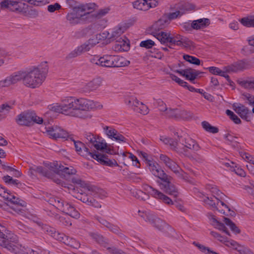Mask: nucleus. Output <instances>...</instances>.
<instances>
[{
  "mask_svg": "<svg viewBox=\"0 0 254 254\" xmlns=\"http://www.w3.org/2000/svg\"><path fill=\"white\" fill-rule=\"evenodd\" d=\"M103 105L99 102L85 99H75L68 97L63 99L60 105L56 104L51 105L49 109L51 111L61 113L65 115L81 119L91 118V116L88 111L101 109Z\"/></svg>",
  "mask_w": 254,
  "mask_h": 254,
  "instance_id": "f257e3e1",
  "label": "nucleus"
},
{
  "mask_svg": "<svg viewBox=\"0 0 254 254\" xmlns=\"http://www.w3.org/2000/svg\"><path fill=\"white\" fill-rule=\"evenodd\" d=\"M47 62L41 63L38 66L29 70H20L0 80V89L9 87L22 80L23 84L27 87L36 88L41 86L46 78L48 71Z\"/></svg>",
  "mask_w": 254,
  "mask_h": 254,
  "instance_id": "f03ea898",
  "label": "nucleus"
},
{
  "mask_svg": "<svg viewBox=\"0 0 254 254\" xmlns=\"http://www.w3.org/2000/svg\"><path fill=\"white\" fill-rule=\"evenodd\" d=\"M5 228L0 224V246L15 254H25V248L13 234H4Z\"/></svg>",
  "mask_w": 254,
  "mask_h": 254,
  "instance_id": "7ed1b4c3",
  "label": "nucleus"
},
{
  "mask_svg": "<svg viewBox=\"0 0 254 254\" xmlns=\"http://www.w3.org/2000/svg\"><path fill=\"white\" fill-rule=\"evenodd\" d=\"M27 1L32 4L38 5V3L42 2L43 0H27ZM1 7L7 8L9 10L17 12L20 14L26 13L28 11V14L30 15H37L36 11L28 8L27 4L11 0H4L0 3Z\"/></svg>",
  "mask_w": 254,
  "mask_h": 254,
  "instance_id": "20e7f679",
  "label": "nucleus"
},
{
  "mask_svg": "<svg viewBox=\"0 0 254 254\" xmlns=\"http://www.w3.org/2000/svg\"><path fill=\"white\" fill-rule=\"evenodd\" d=\"M48 202L62 212L71 217L76 219L79 218L80 214L75 210L74 207L70 203L64 201L62 198L57 196H52L49 198Z\"/></svg>",
  "mask_w": 254,
  "mask_h": 254,
  "instance_id": "39448f33",
  "label": "nucleus"
},
{
  "mask_svg": "<svg viewBox=\"0 0 254 254\" xmlns=\"http://www.w3.org/2000/svg\"><path fill=\"white\" fill-rule=\"evenodd\" d=\"M178 147L184 151L183 152H177L190 158H193L192 155L189 151V149L194 151L200 150V147L197 142L189 136H181L179 138Z\"/></svg>",
  "mask_w": 254,
  "mask_h": 254,
  "instance_id": "423d86ee",
  "label": "nucleus"
},
{
  "mask_svg": "<svg viewBox=\"0 0 254 254\" xmlns=\"http://www.w3.org/2000/svg\"><path fill=\"white\" fill-rule=\"evenodd\" d=\"M160 159L163 162L167 168L175 174L178 178L186 181H189L188 175L181 168L175 161L164 154L160 155Z\"/></svg>",
  "mask_w": 254,
  "mask_h": 254,
  "instance_id": "0eeeda50",
  "label": "nucleus"
},
{
  "mask_svg": "<svg viewBox=\"0 0 254 254\" xmlns=\"http://www.w3.org/2000/svg\"><path fill=\"white\" fill-rule=\"evenodd\" d=\"M154 36L162 44L169 43L168 47L171 49L173 48V46H179L180 45L179 42H181L184 37L179 34L171 36L170 34L164 32H161L160 33H155Z\"/></svg>",
  "mask_w": 254,
  "mask_h": 254,
  "instance_id": "6e6552de",
  "label": "nucleus"
},
{
  "mask_svg": "<svg viewBox=\"0 0 254 254\" xmlns=\"http://www.w3.org/2000/svg\"><path fill=\"white\" fill-rule=\"evenodd\" d=\"M143 189L144 190L146 191L149 195L160 200L162 202L169 205L173 204V202L170 197L151 186L147 184H144L143 185Z\"/></svg>",
  "mask_w": 254,
  "mask_h": 254,
  "instance_id": "1a4fd4ad",
  "label": "nucleus"
},
{
  "mask_svg": "<svg viewBox=\"0 0 254 254\" xmlns=\"http://www.w3.org/2000/svg\"><path fill=\"white\" fill-rule=\"evenodd\" d=\"M85 137L88 142L92 146H93L98 150H106V152L110 153L111 150L107 149V144L104 142L102 138L99 136H96L91 132H87L85 134Z\"/></svg>",
  "mask_w": 254,
  "mask_h": 254,
  "instance_id": "9d476101",
  "label": "nucleus"
},
{
  "mask_svg": "<svg viewBox=\"0 0 254 254\" xmlns=\"http://www.w3.org/2000/svg\"><path fill=\"white\" fill-rule=\"evenodd\" d=\"M171 177L167 174L163 177L160 180L161 182L158 181V183L160 188L166 193L177 197L178 195V192L177 188L170 182Z\"/></svg>",
  "mask_w": 254,
  "mask_h": 254,
  "instance_id": "9b49d317",
  "label": "nucleus"
},
{
  "mask_svg": "<svg viewBox=\"0 0 254 254\" xmlns=\"http://www.w3.org/2000/svg\"><path fill=\"white\" fill-rule=\"evenodd\" d=\"M45 129L50 137L55 139L62 138L67 140L70 136L66 130L57 126L45 127Z\"/></svg>",
  "mask_w": 254,
  "mask_h": 254,
  "instance_id": "f8f14e48",
  "label": "nucleus"
},
{
  "mask_svg": "<svg viewBox=\"0 0 254 254\" xmlns=\"http://www.w3.org/2000/svg\"><path fill=\"white\" fill-rule=\"evenodd\" d=\"M48 234L56 240L60 241L67 245L72 246V242L74 241L72 238L65 236L63 233H59L56 231L55 229L48 226L44 228Z\"/></svg>",
  "mask_w": 254,
  "mask_h": 254,
  "instance_id": "ddd939ff",
  "label": "nucleus"
},
{
  "mask_svg": "<svg viewBox=\"0 0 254 254\" xmlns=\"http://www.w3.org/2000/svg\"><path fill=\"white\" fill-rule=\"evenodd\" d=\"M68 139L74 142L75 150L79 155L87 158L90 157L93 158V157H94V155L96 154V151L95 153L90 151L83 143L80 141H76L72 135H70Z\"/></svg>",
  "mask_w": 254,
  "mask_h": 254,
  "instance_id": "4468645a",
  "label": "nucleus"
},
{
  "mask_svg": "<svg viewBox=\"0 0 254 254\" xmlns=\"http://www.w3.org/2000/svg\"><path fill=\"white\" fill-rule=\"evenodd\" d=\"M50 168L51 169V171H52V172H56L59 175L63 176L64 178L71 175H74L77 172L76 170L72 166L67 167L60 166L58 168V165H56L55 163H50Z\"/></svg>",
  "mask_w": 254,
  "mask_h": 254,
  "instance_id": "2eb2a0df",
  "label": "nucleus"
},
{
  "mask_svg": "<svg viewBox=\"0 0 254 254\" xmlns=\"http://www.w3.org/2000/svg\"><path fill=\"white\" fill-rule=\"evenodd\" d=\"M136 21V19L132 18L129 20L127 23H125L123 25H119L115 28L111 34L110 42L119 38V37L127 30V28L132 26Z\"/></svg>",
  "mask_w": 254,
  "mask_h": 254,
  "instance_id": "dca6fc26",
  "label": "nucleus"
},
{
  "mask_svg": "<svg viewBox=\"0 0 254 254\" xmlns=\"http://www.w3.org/2000/svg\"><path fill=\"white\" fill-rule=\"evenodd\" d=\"M97 7V5L95 3L80 4L73 8V11L78 14L80 12L83 13L80 16H85L93 12Z\"/></svg>",
  "mask_w": 254,
  "mask_h": 254,
  "instance_id": "f3484780",
  "label": "nucleus"
},
{
  "mask_svg": "<svg viewBox=\"0 0 254 254\" xmlns=\"http://www.w3.org/2000/svg\"><path fill=\"white\" fill-rule=\"evenodd\" d=\"M166 112L165 117L168 118L175 119H187L190 116L188 112L177 108H169Z\"/></svg>",
  "mask_w": 254,
  "mask_h": 254,
  "instance_id": "a211bd4d",
  "label": "nucleus"
},
{
  "mask_svg": "<svg viewBox=\"0 0 254 254\" xmlns=\"http://www.w3.org/2000/svg\"><path fill=\"white\" fill-rule=\"evenodd\" d=\"M177 17H161L152 25V30L155 31H153L152 33V34L154 35L155 33H158L157 32L159 30L167 27L170 23L171 21Z\"/></svg>",
  "mask_w": 254,
  "mask_h": 254,
  "instance_id": "6ab92c4d",
  "label": "nucleus"
},
{
  "mask_svg": "<svg viewBox=\"0 0 254 254\" xmlns=\"http://www.w3.org/2000/svg\"><path fill=\"white\" fill-rule=\"evenodd\" d=\"M71 182L74 184L79 185L80 187L86 189L88 191L94 193V195H95V197L96 195L99 196V194L103 192V190L99 189L96 186L87 184L79 178H72Z\"/></svg>",
  "mask_w": 254,
  "mask_h": 254,
  "instance_id": "aec40b11",
  "label": "nucleus"
},
{
  "mask_svg": "<svg viewBox=\"0 0 254 254\" xmlns=\"http://www.w3.org/2000/svg\"><path fill=\"white\" fill-rule=\"evenodd\" d=\"M235 111L241 117V118L249 122L250 119L249 115L251 114V111L249 108L241 103H234L233 105Z\"/></svg>",
  "mask_w": 254,
  "mask_h": 254,
  "instance_id": "412c9836",
  "label": "nucleus"
},
{
  "mask_svg": "<svg viewBox=\"0 0 254 254\" xmlns=\"http://www.w3.org/2000/svg\"><path fill=\"white\" fill-rule=\"evenodd\" d=\"M134 8L140 10L145 11L150 7H154L158 4L157 0H153V2H148L147 0H137L133 3Z\"/></svg>",
  "mask_w": 254,
  "mask_h": 254,
  "instance_id": "4be33fe9",
  "label": "nucleus"
},
{
  "mask_svg": "<svg viewBox=\"0 0 254 254\" xmlns=\"http://www.w3.org/2000/svg\"><path fill=\"white\" fill-rule=\"evenodd\" d=\"M15 121L20 126H30L33 123V114L23 112L17 116Z\"/></svg>",
  "mask_w": 254,
  "mask_h": 254,
  "instance_id": "5701e85b",
  "label": "nucleus"
},
{
  "mask_svg": "<svg viewBox=\"0 0 254 254\" xmlns=\"http://www.w3.org/2000/svg\"><path fill=\"white\" fill-rule=\"evenodd\" d=\"M50 171L47 170L46 168H44L41 166H33L30 167L28 171V174L31 176H36L37 173L40 174L47 178H51L53 176V173L52 172L51 169Z\"/></svg>",
  "mask_w": 254,
  "mask_h": 254,
  "instance_id": "b1692460",
  "label": "nucleus"
},
{
  "mask_svg": "<svg viewBox=\"0 0 254 254\" xmlns=\"http://www.w3.org/2000/svg\"><path fill=\"white\" fill-rule=\"evenodd\" d=\"M147 163L152 174L160 180L166 175L157 163L150 160H148Z\"/></svg>",
  "mask_w": 254,
  "mask_h": 254,
  "instance_id": "393cba45",
  "label": "nucleus"
},
{
  "mask_svg": "<svg viewBox=\"0 0 254 254\" xmlns=\"http://www.w3.org/2000/svg\"><path fill=\"white\" fill-rule=\"evenodd\" d=\"M247 68L246 63L242 61L234 63L231 65L224 67L227 73L237 72L242 71Z\"/></svg>",
  "mask_w": 254,
  "mask_h": 254,
  "instance_id": "a878e982",
  "label": "nucleus"
},
{
  "mask_svg": "<svg viewBox=\"0 0 254 254\" xmlns=\"http://www.w3.org/2000/svg\"><path fill=\"white\" fill-rule=\"evenodd\" d=\"M94 156V157H93V159L96 160L104 165H108L109 166H118V164L115 160L109 159L108 157V156L106 154L96 153Z\"/></svg>",
  "mask_w": 254,
  "mask_h": 254,
  "instance_id": "bb28decb",
  "label": "nucleus"
},
{
  "mask_svg": "<svg viewBox=\"0 0 254 254\" xmlns=\"http://www.w3.org/2000/svg\"><path fill=\"white\" fill-rule=\"evenodd\" d=\"M10 204H8L10 208L18 214H23L25 213V202L23 200H19L18 198L13 200Z\"/></svg>",
  "mask_w": 254,
  "mask_h": 254,
  "instance_id": "cd10ccee",
  "label": "nucleus"
},
{
  "mask_svg": "<svg viewBox=\"0 0 254 254\" xmlns=\"http://www.w3.org/2000/svg\"><path fill=\"white\" fill-rule=\"evenodd\" d=\"M203 201L207 205H209L213 210H218L219 203V198L215 195L213 196H204L203 197Z\"/></svg>",
  "mask_w": 254,
  "mask_h": 254,
  "instance_id": "c85d7f7f",
  "label": "nucleus"
},
{
  "mask_svg": "<svg viewBox=\"0 0 254 254\" xmlns=\"http://www.w3.org/2000/svg\"><path fill=\"white\" fill-rule=\"evenodd\" d=\"M112 67H122L128 65L129 62L122 57L112 55Z\"/></svg>",
  "mask_w": 254,
  "mask_h": 254,
  "instance_id": "c756f323",
  "label": "nucleus"
},
{
  "mask_svg": "<svg viewBox=\"0 0 254 254\" xmlns=\"http://www.w3.org/2000/svg\"><path fill=\"white\" fill-rule=\"evenodd\" d=\"M129 49V43L122 38L117 40V43L115 45V51H127Z\"/></svg>",
  "mask_w": 254,
  "mask_h": 254,
  "instance_id": "7c9ffc66",
  "label": "nucleus"
},
{
  "mask_svg": "<svg viewBox=\"0 0 254 254\" xmlns=\"http://www.w3.org/2000/svg\"><path fill=\"white\" fill-rule=\"evenodd\" d=\"M89 235L96 242L104 246L105 248L108 246V240L103 237V236L100 234L95 232H90Z\"/></svg>",
  "mask_w": 254,
  "mask_h": 254,
  "instance_id": "2f4dec72",
  "label": "nucleus"
},
{
  "mask_svg": "<svg viewBox=\"0 0 254 254\" xmlns=\"http://www.w3.org/2000/svg\"><path fill=\"white\" fill-rule=\"evenodd\" d=\"M210 24V20L208 18L199 19L193 20L191 23V27L194 29H198L205 27Z\"/></svg>",
  "mask_w": 254,
  "mask_h": 254,
  "instance_id": "473e14b6",
  "label": "nucleus"
},
{
  "mask_svg": "<svg viewBox=\"0 0 254 254\" xmlns=\"http://www.w3.org/2000/svg\"><path fill=\"white\" fill-rule=\"evenodd\" d=\"M99 42V40L98 38H97V35H96L95 37H93L92 38L89 39L84 43L81 45V46L84 51L86 52L89 51L92 48L94 47Z\"/></svg>",
  "mask_w": 254,
  "mask_h": 254,
  "instance_id": "72a5a7b5",
  "label": "nucleus"
},
{
  "mask_svg": "<svg viewBox=\"0 0 254 254\" xmlns=\"http://www.w3.org/2000/svg\"><path fill=\"white\" fill-rule=\"evenodd\" d=\"M102 82L103 79L98 77L88 82L86 86L89 90L91 91L95 90L102 85Z\"/></svg>",
  "mask_w": 254,
  "mask_h": 254,
  "instance_id": "f704fd0d",
  "label": "nucleus"
},
{
  "mask_svg": "<svg viewBox=\"0 0 254 254\" xmlns=\"http://www.w3.org/2000/svg\"><path fill=\"white\" fill-rule=\"evenodd\" d=\"M85 52L82 48L81 45L77 47L74 50L70 52L65 58V60L69 61L74 58H76Z\"/></svg>",
  "mask_w": 254,
  "mask_h": 254,
  "instance_id": "c9c22d12",
  "label": "nucleus"
},
{
  "mask_svg": "<svg viewBox=\"0 0 254 254\" xmlns=\"http://www.w3.org/2000/svg\"><path fill=\"white\" fill-rule=\"evenodd\" d=\"M191 9L189 4L182 5L179 9H177L175 12H170L167 16H181L186 13V11L190 10Z\"/></svg>",
  "mask_w": 254,
  "mask_h": 254,
  "instance_id": "e433bc0d",
  "label": "nucleus"
},
{
  "mask_svg": "<svg viewBox=\"0 0 254 254\" xmlns=\"http://www.w3.org/2000/svg\"><path fill=\"white\" fill-rule=\"evenodd\" d=\"M187 73L186 74V78L190 81H193L198 75L202 72L195 69L188 68H187Z\"/></svg>",
  "mask_w": 254,
  "mask_h": 254,
  "instance_id": "4c0bfd02",
  "label": "nucleus"
},
{
  "mask_svg": "<svg viewBox=\"0 0 254 254\" xmlns=\"http://www.w3.org/2000/svg\"><path fill=\"white\" fill-rule=\"evenodd\" d=\"M163 142L165 144H169L171 149L176 151L177 152H183L184 151L181 149L179 147H178V141H176L172 139L165 138Z\"/></svg>",
  "mask_w": 254,
  "mask_h": 254,
  "instance_id": "58836bf2",
  "label": "nucleus"
},
{
  "mask_svg": "<svg viewBox=\"0 0 254 254\" xmlns=\"http://www.w3.org/2000/svg\"><path fill=\"white\" fill-rule=\"evenodd\" d=\"M101 66L103 67H112L113 63L112 55H104L101 57Z\"/></svg>",
  "mask_w": 254,
  "mask_h": 254,
  "instance_id": "ea45409f",
  "label": "nucleus"
},
{
  "mask_svg": "<svg viewBox=\"0 0 254 254\" xmlns=\"http://www.w3.org/2000/svg\"><path fill=\"white\" fill-rule=\"evenodd\" d=\"M239 21L246 27H254V17H244Z\"/></svg>",
  "mask_w": 254,
  "mask_h": 254,
  "instance_id": "a19ab883",
  "label": "nucleus"
},
{
  "mask_svg": "<svg viewBox=\"0 0 254 254\" xmlns=\"http://www.w3.org/2000/svg\"><path fill=\"white\" fill-rule=\"evenodd\" d=\"M203 128L207 132L216 133L219 131L218 128L217 127L212 126L208 122L206 121H203L201 123Z\"/></svg>",
  "mask_w": 254,
  "mask_h": 254,
  "instance_id": "79ce46f5",
  "label": "nucleus"
},
{
  "mask_svg": "<svg viewBox=\"0 0 254 254\" xmlns=\"http://www.w3.org/2000/svg\"><path fill=\"white\" fill-rule=\"evenodd\" d=\"M127 104L135 111V110L140 104V102L134 97H130L126 100Z\"/></svg>",
  "mask_w": 254,
  "mask_h": 254,
  "instance_id": "37998d69",
  "label": "nucleus"
},
{
  "mask_svg": "<svg viewBox=\"0 0 254 254\" xmlns=\"http://www.w3.org/2000/svg\"><path fill=\"white\" fill-rule=\"evenodd\" d=\"M224 222L225 223L229 226L231 230L235 233L236 234H239L241 232L240 230L236 226L235 223H234L230 219L224 217Z\"/></svg>",
  "mask_w": 254,
  "mask_h": 254,
  "instance_id": "c03bdc74",
  "label": "nucleus"
},
{
  "mask_svg": "<svg viewBox=\"0 0 254 254\" xmlns=\"http://www.w3.org/2000/svg\"><path fill=\"white\" fill-rule=\"evenodd\" d=\"M104 191L103 190V192H102L101 193L99 194V195H96V197H100L102 198L101 195L103 193H104ZM91 195L93 196L94 197H95V195H94V193L91 192L90 191H89L88 194L87 195L81 194V196L80 197V199L84 203H87L88 204L89 203V200L90 198H92Z\"/></svg>",
  "mask_w": 254,
  "mask_h": 254,
  "instance_id": "a18cd8bd",
  "label": "nucleus"
},
{
  "mask_svg": "<svg viewBox=\"0 0 254 254\" xmlns=\"http://www.w3.org/2000/svg\"><path fill=\"white\" fill-rule=\"evenodd\" d=\"M110 138L112 140H115L119 143H125L126 142L127 140V139L117 130V132H114Z\"/></svg>",
  "mask_w": 254,
  "mask_h": 254,
  "instance_id": "49530a36",
  "label": "nucleus"
},
{
  "mask_svg": "<svg viewBox=\"0 0 254 254\" xmlns=\"http://www.w3.org/2000/svg\"><path fill=\"white\" fill-rule=\"evenodd\" d=\"M0 196H1L4 200L7 201L8 204H10L12 202H14L13 200L16 199L17 198L5 191H4L3 193H0Z\"/></svg>",
  "mask_w": 254,
  "mask_h": 254,
  "instance_id": "de8ad7c7",
  "label": "nucleus"
},
{
  "mask_svg": "<svg viewBox=\"0 0 254 254\" xmlns=\"http://www.w3.org/2000/svg\"><path fill=\"white\" fill-rule=\"evenodd\" d=\"M183 58L185 60L190 64L195 65H199L200 64V60L194 57L190 56L189 55H184L183 56Z\"/></svg>",
  "mask_w": 254,
  "mask_h": 254,
  "instance_id": "09e8293b",
  "label": "nucleus"
},
{
  "mask_svg": "<svg viewBox=\"0 0 254 254\" xmlns=\"http://www.w3.org/2000/svg\"><path fill=\"white\" fill-rule=\"evenodd\" d=\"M235 249L240 254H254V253L249 248L244 246H238Z\"/></svg>",
  "mask_w": 254,
  "mask_h": 254,
  "instance_id": "8fccbe9b",
  "label": "nucleus"
},
{
  "mask_svg": "<svg viewBox=\"0 0 254 254\" xmlns=\"http://www.w3.org/2000/svg\"><path fill=\"white\" fill-rule=\"evenodd\" d=\"M107 228L112 232L115 233L121 237L125 236L120 228L116 225L110 223L109 225H108Z\"/></svg>",
  "mask_w": 254,
  "mask_h": 254,
  "instance_id": "3c124183",
  "label": "nucleus"
},
{
  "mask_svg": "<svg viewBox=\"0 0 254 254\" xmlns=\"http://www.w3.org/2000/svg\"><path fill=\"white\" fill-rule=\"evenodd\" d=\"M219 203L222 206H224L225 208L227 209V211L226 212L223 209L219 210V209L217 211H218L221 213L227 216L230 215V216H233L235 215V212L233 211V210H231L230 209V208L226 204L224 203V202L219 200Z\"/></svg>",
  "mask_w": 254,
  "mask_h": 254,
  "instance_id": "603ef678",
  "label": "nucleus"
},
{
  "mask_svg": "<svg viewBox=\"0 0 254 254\" xmlns=\"http://www.w3.org/2000/svg\"><path fill=\"white\" fill-rule=\"evenodd\" d=\"M97 19L95 23V26L98 28H105L107 25V20L102 17H96Z\"/></svg>",
  "mask_w": 254,
  "mask_h": 254,
  "instance_id": "864d4df0",
  "label": "nucleus"
},
{
  "mask_svg": "<svg viewBox=\"0 0 254 254\" xmlns=\"http://www.w3.org/2000/svg\"><path fill=\"white\" fill-rule=\"evenodd\" d=\"M165 223L161 219L156 217V218L154 220V222L152 223V225L159 229L160 231H162L164 229Z\"/></svg>",
  "mask_w": 254,
  "mask_h": 254,
  "instance_id": "5fc2aeb1",
  "label": "nucleus"
},
{
  "mask_svg": "<svg viewBox=\"0 0 254 254\" xmlns=\"http://www.w3.org/2000/svg\"><path fill=\"white\" fill-rule=\"evenodd\" d=\"M60 224L64 226H70L72 225L69 217L67 216H61L58 217Z\"/></svg>",
  "mask_w": 254,
  "mask_h": 254,
  "instance_id": "6e6d98bb",
  "label": "nucleus"
},
{
  "mask_svg": "<svg viewBox=\"0 0 254 254\" xmlns=\"http://www.w3.org/2000/svg\"><path fill=\"white\" fill-rule=\"evenodd\" d=\"M226 113L236 124H240L241 123L240 119L231 110H227Z\"/></svg>",
  "mask_w": 254,
  "mask_h": 254,
  "instance_id": "4d7b16f0",
  "label": "nucleus"
},
{
  "mask_svg": "<svg viewBox=\"0 0 254 254\" xmlns=\"http://www.w3.org/2000/svg\"><path fill=\"white\" fill-rule=\"evenodd\" d=\"M82 17H66L67 21L72 26L79 24L82 22Z\"/></svg>",
  "mask_w": 254,
  "mask_h": 254,
  "instance_id": "13d9d810",
  "label": "nucleus"
},
{
  "mask_svg": "<svg viewBox=\"0 0 254 254\" xmlns=\"http://www.w3.org/2000/svg\"><path fill=\"white\" fill-rule=\"evenodd\" d=\"M135 111L141 114L146 115L148 113V109L145 105L140 102V104L136 108Z\"/></svg>",
  "mask_w": 254,
  "mask_h": 254,
  "instance_id": "bf43d9fd",
  "label": "nucleus"
},
{
  "mask_svg": "<svg viewBox=\"0 0 254 254\" xmlns=\"http://www.w3.org/2000/svg\"><path fill=\"white\" fill-rule=\"evenodd\" d=\"M155 45V43L151 40L148 39L141 41L140 43V46L145 48L146 49L151 48Z\"/></svg>",
  "mask_w": 254,
  "mask_h": 254,
  "instance_id": "052dcab7",
  "label": "nucleus"
},
{
  "mask_svg": "<svg viewBox=\"0 0 254 254\" xmlns=\"http://www.w3.org/2000/svg\"><path fill=\"white\" fill-rule=\"evenodd\" d=\"M180 45L179 46H183L186 48H190L193 46V42L188 38L183 37L182 41L179 42Z\"/></svg>",
  "mask_w": 254,
  "mask_h": 254,
  "instance_id": "680f3d73",
  "label": "nucleus"
},
{
  "mask_svg": "<svg viewBox=\"0 0 254 254\" xmlns=\"http://www.w3.org/2000/svg\"><path fill=\"white\" fill-rule=\"evenodd\" d=\"M103 129L105 131V134L108 136V137L110 138L111 137L112 135L114 132H117V130L112 127L109 126H105L103 127Z\"/></svg>",
  "mask_w": 254,
  "mask_h": 254,
  "instance_id": "e2e57ef3",
  "label": "nucleus"
},
{
  "mask_svg": "<svg viewBox=\"0 0 254 254\" xmlns=\"http://www.w3.org/2000/svg\"><path fill=\"white\" fill-rule=\"evenodd\" d=\"M241 84L246 88L254 89V80H244L241 82Z\"/></svg>",
  "mask_w": 254,
  "mask_h": 254,
  "instance_id": "0e129e2a",
  "label": "nucleus"
},
{
  "mask_svg": "<svg viewBox=\"0 0 254 254\" xmlns=\"http://www.w3.org/2000/svg\"><path fill=\"white\" fill-rule=\"evenodd\" d=\"M158 104L159 111L162 112V115L165 116L167 112L166 111L169 108L167 107L166 105L163 101L159 102Z\"/></svg>",
  "mask_w": 254,
  "mask_h": 254,
  "instance_id": "69168bd1",
  "label": "nucleus"
},
{
  "mask_svg": "<svg viewBox=\"0 0 254 254\" xmlns=\"http://www.w3.org/2000/svg\"><path fill=\"white\" fill-rule=\"evenodd\" d=\"M207 216L208 219H209L211 225H213L214 227L216 226V225L218 224V222H219L216 219V216L211 213H208Z\"/></svg>",
  "mask_w": 254,
  "mask_h": 254,
  "instance_id": "338daca9",
  "label": "nucleus"
},
{
  "mask_svg": "<svg viewBox=\"0 0 254 254\" xmlns=\"http://www.w3.org/2000/svg\"><path fill=\"white\" fill-rule=\"evenodd\" d=\"M243 96L247 99L250 105L254 106V96L249 93H244Z\"/></svg>",
  "mask_w": 254,
  "mask_h": 254,
  "instance_id": "774afa93",
  "label": "nucleus"
}]
</instances>
